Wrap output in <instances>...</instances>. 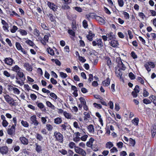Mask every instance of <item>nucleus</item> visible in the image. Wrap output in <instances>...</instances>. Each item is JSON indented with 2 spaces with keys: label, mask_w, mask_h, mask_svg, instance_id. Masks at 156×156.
<instances>
[{
  "label": "nucleus",
  "mask_w": 156,
  "mask_h": 156,
  "mask_svg": "<svg viewBox=\"0 0 156 156\" xmlns=\"http://www.w3.org/2000/svg\"><path fill=\"white\" fill-rule=\"evenodd\" d=\"M94 16L93 13H91L86 16V18L89 20L90 18H93V16Z\"/></svg>",
  "instance_id": "obj_33"
},
{
  "label": "nucleus",
  "mask_w": 156,
  "mask_h": 156,
  "mask_svg": "<svg viewBox=\"0 0 156 156\" xmlns=\"http://www.w3.org/2000/svg\"><path fill=\"white\" fill-rule=\"evenodd\" d=\"M69 147L71 149H73V148H74V150H75V147H77L76 146V144L74 143L73 142H70L69 144Z\"/></svg>",
  "instance_id": "obj_29"
},
{
  "label": "nucleus",
  "mask_w": 156,
  "mask_h": 156,
  "mask_svg": "<svg viewBox=\"0 0 156 156\" xmlns=\"http://www.w3.org/2000/svg\"><path fill=\"white\" fill-rule=\"evenodd\" d=\"M49 95L51 97L55 100H56L57 98V97L56 95L53 93H50Z\"/></svg>",
  "instance_id": "obj_50"
},
{
  "label": "nucleus",
  "mask_w": 156,
  "mask_h": 156,
  "mask_svg": "<svg viewBox=\"0 0 156 156\" xmlns=\"http://www.w3.org/2000/svg\"><path fill=\"white\" fill-rule=\"evenodd\" d=\"M114 34L112 32H110L109 34H108V38L109 40H111L113 38Z\"/></svg>",
  "instance_id": "obj_59"
},
{
  "label": "nucleus",
  "mask_w": 156,
  "mask_h": 156,
  "mask_svg": "<svg viewBox=\"0 0 156 156\" xmlns=\"http://www.w3.org/2000/svg\"><path fill=\"white\" fill-rule=\"evenodd\" d=\"M151 132L152 136L154 137L156 133V124H154L152 126Z\"/></svg>",
  "instance_id": "obj_18"
},
{
  "label": "nucleus",
  "mask_w": 156,
  "mask_h": 156,
  "mask_svg": "<svg viewBox=\"0 0 156 156\" xmlns=\"http://www.w3.org/2000/svg\"><path fill=\"white\" fill-rule=\"evenodd\" d=\"M16 75L18 77H19L20 79L21 80V81H24L25 80V76L22 71L20 70L17 73Z\"/></svg>",
  "instance_id": "obj_6"
},
{
  "label": "nucleus",
  "mask_w": 156,
  "mask_h": 156,
  "mask_svg": "<svg viewBox=\"0 0 156 156\" xmlns=\"http://www.w3.org/2000/svg\"><path fill=\"white\" fill-rule=\"evenodd\" d=\"M118 2L119 5L120 7H122L124 5L123 0H118Z\"/></svg>",
  "instance_id": "obj_54"
},
{
  "label": "nucleus",
  "mask_w": 156,
  "mask_h": 156,
  "mask_svg": "<svg viewBox=\"0 0 156 156\" xmlns=\"http://www.w3.org/2000/svg\"><path fill=\"white\" fill-rule=\"evenodd\" d=\"M35 150L38 153H41L42 151V148L41 146L39 145L37 143L35 144Z\"/></svg>",
  "instance_id": "obj_16"
},
{
  "label": "nucleus",
  "mask_w": 156,
  "mask_h": 156,
  "mask_svg": "<svg viewBox=\"0 0 156 156\" xmlns=\"http://www.w3.org/2000/svg\"><path fill=\"white\" fill-rule=\"evenodd\" d=\"M122 14L124 15V17L126 19H129V14L126 12L122 11Z\"/></svg>",
  "instance_id": "obj_37"
},
{
  "label": "nucleus",
  "mask_w": 156,
  "mask_h": 156,
  "mask_svg": "<svg viewBox=\"0 0 156 156\" xmlns=\"http://www.w3.org/2000/svg\"><path fill=\"white\" fill-rule=\"evenodd\" d=\"M87 129L90 133L93 134L94 132V128L93 125L92 124L89 125L87 126Z\"/></svg>",
  "instance_id": "obj_10"
},
{
  "label": "nucleus",
  "mask_w": 156,
  "mask_h": 156,
  "mask_svg": "<svg viewBox=\"0 0 156 156\" xmlns=\"http://www.w3.org/2000/svg\"><path fill=\"white\" fill-rule=\"evenodd\" d=\"M18 77H18L17 75H16V76H15V78L16 80V82L18 84H19L20 86H22L24 83V81H21V82L19 80Z\"/></svg>",
  "instance_id": "obj_30"
},
{
  "label": "nucleus",
  "mask_w": 156,
  "mask_h": 156,
  "mask_svg": "<svg viewBox=\"0 0 156 156\" xmlns=\"http://www.w3.org/2000/svg\"><path fill=\"white\" fill-rule=\"evenodd\" d=\"M23 66L27 70L29 71H31L32 70V66L28 63H24Z\"/></svg>",
  "instance_id": "obj_11"
},
{
  "label": "nucleus",
  "mask_w": 156,
  "mask_h": 156,
  "mask_svg": "<svg viewBox=\"0 0 156 156\" xmlns=\"http://www.w3.org/2000/svg\"><path fill=\"white\" fill-rule=\"evenodd\" d=\"M5 118H2V119L3 120L2 122L3 126L4 127H6L8 126V123L6 120H5Z\"/></svg>",
  "instance_id": "obj_36"
},
{
  "label": "nucleus",
  "mask_w": 156,
  "mask_h": 156,
  "mask_svg": "<svg viewBox=\"0 0 156 156\" xmlns=\"http://www.w3.org/2000/svg\"><path fill=\"white\" fill-rule=\"evenodd\" d=\"M62 121L61 118H56L54 119L55 123L56 124H60L62 122Z\"/></svg>",
  "instance_id": "obj_28"
},
{
  "label": "nucleus",
  "mask_w": 156,
  "mask_h": 156,
  "mask_svg": "<svg viewBox=\"0 0 156 156\" xmlns=\"http://www.w3.org/2000/svg\"><path fill=\"white\" fill-rule=\"evenodd\" d=\"M34 34L36 36L38 37L40 35V32L37 29H35L34 30Z\"/></svg>",
  "instance_id": "obj_41"
},
{
  "label": "nucleus",
  "mask_w": 156,
  "mask_h": 156,
  "mask_svg": "<svg viewBox=\"0 0 156 156\" xmlns=\"http://www.w3.org/2000/svg\"><path fill=\"white\" fill-rule=\"evenodd\" d=\"M132 122L135 125H137L139 122V119L138 118H135L132 120Z\"/></svg>",
  "instance_id": "obj_31"
},
{
  "label": "nucleus",
  "mask_w": 156,
  "mask_h": 156,
  "mask_svg": "<svg viewBox=\"0 0 156 156\" xmlns=\"http://www.w3.org/2000/svg\"><path fill=\"white\" fill-rule=\"evenodd\" d=\"M16 46L18 50H20L22 48L20 43L19 42H16Z\"/></svg>",
  "instance_id": "obj_47"
},
{
  "label": "nucleus",
  "mask_w": 156,
  "mask_h": 156,
  "mask_svg": "<svg viewBox=\"0 0 156 156\" xmlns=\"http://www.w3.org/2000/svg\"><path fill=\"white\" fill-rule=\"evenodd\" d=\"M30 96L31 99L33 101L35 100L37 98V96L34 94H31Z\"/></svg>",
  "instance_id": "obj_55"
},
{
  "label": "nucleus",
  "mask_w": 156,
  "mask_h": 156,
  "mask_svg": "<svg viewBox=\"0 0 156 156\" xmlns=\"http://www.w3.org/2000/svg\"><path fill=\"white\" fill-rule=\"evenodd\" d=\"M68 33L69 34L73 36H74L75 35L74 32L72 30H68Z\"/></svg>",
  "instance_id": "obj_61"
},
{
  "label": "nucleus",
  "mask_w": 156,
  "mask_h": 156,
  "mask_svg": "<svg viewBox=\"0 0 156 156\" xmlns=\"http://www.w3.org/2000/svg\"><path fill=\"white\" fill-rule=\"evenodd\" d=\"M113 146V144L110 141L107 142L106 143L105 145L106 147L109 149L111 148Z\"/></svg>",
  "instance_id": "obj_25"
},
{
  "label": "nucleus",
  "mask_w": 156,
  "mask_h": 156,
  "mask_svg": "<svg viewBox=\"0 0 156 156\" xmlns=\"http://www.w3.org/2000/svg\"><path fill=\"white\" fill-rule=\"evenodd\" d=\"M26 43L28 44L29 45L31 46H33L35 44L31 41L30 40H27L25 41Z\"/></svg>",
  "instance_id": "obj_32"
},
{
  "label": "nucleus",
  "mask_w": 156,
  "mask_h": 156,
  "mask_svg": "<svg viewBox=\"0 0 156 156\" xmlns=\"http://www.w3.org/2000/svg\"><path fill=\"white\" fill-rule=\"evenodd\" d=\"M46 127L48 131H51L53 127L52 126L49 124H47L46 125Z\"/></svg>",
  "instance_id": "obj_58"
},
{
  "label": "nucleus",
  "mask_w": 156,
  "mask_h": 156,
  "mask_svg": "<svg viewBox=\"0 0 156 156\" xmlns=\"http://www.w3.org/2000/svg\"><path fill=\"white\" fill-rule=\"evenodd\" d=\"M8 151V148L6 146L2 147L0 148V152L3 154H6Z\"/></svg>",
  "instance_id": "obj_13"
},
{
  "label": "nucleus",
  "mask_w": 156,
  "mask_h": 156,
  "mask_svg": "<svg viewBox=\"0 0 156 156\" xmlns=\"http://www.w3.org/2000/svg\"><path fill=\"white\" fill-rule=\"evenodd\" d=\"M47 50H48V51L49 54L51 55H53L54 54V50L51 49L50 48H48Z\"/></svg>",
  "instance_id": "obj_39"
},
{
  "label": "nucleus",
  "mask_w": 156,
  "mask_h": 156,
  "mask_svg": "<svg viewBox=\"0 0 156 156\" xmlns=\"http://www.w3.org/2000/svg\"><path fill=\"white\" fill-rule=\"evenodd\" d=\"M118 66L121 69L123 70H125L126 69V67L121 60L119 62Z\"/></svg>",
  "instance_id": "obj_20"
},
{
  "label": "nucleus",
  "mask_w": 156,
  "mask_h": 156,
  "mask_svg": "<svg viewBox=\"0 0 156 156\" xmlns=\"http://www.w3.org/2000/svg\"><path fill=\"white\" fill-rule=\"evenodd\" d=\"M88 137V136L87 135H84L80 137V140L83 141H85Z\"/></svg>",
  "instance_id": "obj_38"
},
{
  "label": "nucleus",
  "mask_w": 156,
  "mask_h": 156,
  "mask_svg": "<svg viewBox=\"0 0 156 156\" xmlns=\"http://www.w3.org/2000/svg\"><path fill=\"white\" fill-rule=\"evenodd\" d=\"M4 62L7 64L11 65L12 64L13 60L10 58H7L4 60Z\"/></svg>",
  "instance_id": "obj_14"
},
{
  "label": "nucleus",
  "mask_w": 156,
  "mask_h": 156,
  "mask_svg": "<svg viewBox=\"0 0 156 156\" xmlns=\"http://www.w3.org/2000/svg\"><path fill=\"white\" fill-rule=\"evenodd\" d=\"M60 75L61 77L63 78H65L67 76V75L66 73L62 72H60Z\"/></svg>",
  "instance_id": "obj_46"
},
{
  "label": "nucleus",
  "mask_w": 156,
  "mask_h": 156,
  "mask_svg": "<svg viewBox=\"0 0 156 156\" xmlns=\"http://www.w3.org/2000/svg\"><path fill=\"white\" fill-rule=\"evenodd\" d=\"M12 70L16 73L21 70V69L17 65H15L14 66L12 67Z\"/></svg>",
  "instance_id": "obj_22"
},
{
  "label": "nucleus",
  "mask_w": 156,
  "mask_h": 156,
  "mask_svg": "<svg viewBox=\"0 0 156 156\" xmlns=\"http://www.w3.org/2000/svg\"><path fill=\"white\" fill-rule=\"evenodd\" d=\"M94 140H95L92 137L90 138L89 141L87 142L86 146L88 147L93 149V143Z\"/></svg>",
  "instance_id": "obj_7"
},
{
  "label": "nucleus",
  "mask_w": 156,
  "mask_h": 156,
  "mask_svg": "<svg viewBox=\"0 0 156 156\" xmlns=\"http://www.w3.org/2000/svg\"><path fill=\"white\" fill-rule=\"evenodd\" d=\"M95 35L93 34L91 31H90L89 32L88 35H87V39L90 41H93V38L94 36Z\"/></svg>",
  "instance_id": "obj_15"
},
{
  "label": "nucleus",
  "mask_w": 156,
  "mask_h": 156,
  "mask_svg": "<svg viewBox=\"0 0 156 156\" xmlns=\"http://www.w3.org/2000/svg\"><path fill=\"white\" fill-rule=\"evenodd\" d=\"M80 140V137L78 136H74L73 138V140L75 142H77Z\"/></svg>",
  "instance_id": "obj_44"
},
{
  "label": "nucleus",
  "mask_w": 156,
  "mask_h": 156,
  "mask_svg": "<svg viewBox=\"0 0 156 156\" xmlns=\"http://www.w3.org/2000/svg\"><path fill=\"white\" fill-rule=\"evenodd\" d=\"M46 104L47 105L48 107L51 108L52 109H55V107L52 105L50 101H47L46 102Z\"/></svg>",
  "instance_id": "obj_27"
},
{
  "label": "nucleus",
  "mask_w": 156,
  "mask_h": 156,
  "mask_svg": "<svg viewBox=\"0 0 156 156\" xmlns=\"http://www.w3.org/2000/svg\"><path fill=\"white\" fill-rule=\"evenodd\" d=\"M19 31L20 34L22 35H25L27 34V31L25 30L20 29Z\"/></svg>",
  "instance_id": "obj_51"
},
{
  "label": "nucleus",
  "mask_w": 156,
  "mask_h": 156,
  "mask_svg": "<svg viewBox=\"0 0 156 156\" xmlns=\"http://www.w3.org/2000/svg\"><path fill=\"white\" fill-rule=\"evenodd\" d=\"M36 104L37 106L40 109H42L44 108V105L42 103L40 102L38 103L37 102Z\"/></svg>",
  "instance_id": "obj_40"
},
{
  "label": "nucleus",
  "mask_w": 156,
  "mask_h": 156,
  "mask_svg": "<svg viewBox=\"0 0 156 156\" xmlns=\"http://www.w3.org/2000/svg\"><path fill=\"white\" fill-rule=\"evenodd\" d=\"M131 54L132 57H133V58L135 59L137 58V55L134 51H132L131 52Z\"/></svg>",
  "instance_id": "obj_60"
},
{
  "label": "nucleus",
  "mask_w": 156,
  "mask_h": 156,
  "mask_svg": "<svg viewBox=\"0 0 156 156\" xmlns=\"http://www.w3.org/2000/svg\"><path fill=\"white\" fill-rule=\"evenodd\" d=\"M4 97L6 101L9 105H14L13 99L10 97L9 95L7 94L4 96Z\"/></svg>",
  "instance_id": "obj_3"
},
{
  "label": "nucleus",
  "mask_w": 156,
  "mask_h": 156,
  "mask_svg": "<svg viewBox=\"0 0 156 156\" xmlns=\"http://www.w3.org/2000/svg\"><path fill=\"white\" fill-rule=\"evenodd\" d=\"M129 76L131 80H134L135 78L134 75L132 72H130L129 73Z\"/></svg>",
  "instance_id": "obj_45"
},
{
  "label": "nucleus",
  "mask_w": 156,
  "mask_h": 156,
  "mask_svg": "<svg viewBox=\"0 0 156 156\" xmlns=\"http://www.w3.org/2000/svg\"><path fill=\"white\" fill-rule=\"evenodd\" d=\"M47 15L51 22H54L55 20V17L52 14L49 13L48 14H47Z\"/></svg>",
  "instance_id": "obj_26"
},
{
  "label": "nucleus",
  "mask_w": 156,
  "mask_h": 156,
  "mask_svg": "<svg viewBox=\"0 0 156 156\" xmlns=\"http://www.w3.org/2000/svg\"><path fill=\"white\" fill-rule=\"evenodd\" d=\"M8 89L10 91H13L15 94H18L20 93V91L17 88L14 87L11 85H8Z\"/></svg>",
  "instance_id": "obj_4"
},
{
  "label": "nucleus",
  "mask_w": 156,
  "mask_h": 156,
  "mask_svg": "<svg viewBox=\"0 0 156 156\" xmlns=\"http://www.w3.org/2000/svg\"><path fill=\"white\" fill-rule=\"evenodd\" d=\"M92 45L94 46L97 45L99 47H102L103 45L101 39H97L95 41H92Z\"/></svg>",
  "instance_id": "obj_5"
},
{
  "label": "nucleus",
  "mask_w": 156,
  "mask_h": 156,
  "mask_svg": "<svg viewBox=\"0 0 156 156\" xmlns=\"http://www.w3.org/2000/svg\"><path fill=\"white\" fill-rule=\"evenodd\" d=\"M18 29L17 27L15 26H13L12 27V28L11 30V32L12 33H15L16 30H17Z\"/></svg>",
  "instance_id": "obj_43"
},
{
  "label": "nucleus",
  "mask_w": 156,
  "mask_h": 156,
  "mask_svg": "<svg viewBox=\"0 0 156 156\" xmlns=\"http://www.w3.org/2000/svg\"><path fill=\"white\" fill-rule=\"evenodd\" d=\"M143 95L144 97H147L149 95L148 92L146 90V89L144 88L143 89Z\"/></svg>",
  "instance_id": "obj_56"
},
{
  "label": "nucleus",
  "mask_w": 156,
  "mask_h": 156,
  "mask_svg": "<svg viewBox=\"0 0 156 156\" xmlns=\"http://www.w3.org/2000/svg\"><path fill=\"white\" fill-rule=\"evenodd\" d=\"M3 74L7 77H9L10 76V73L6 70H5L4 71Z\"/></svg>",
  "instance_id": "obj_52"
},
{
  "label": "nucleus",
  "mask_w": 156,
  "mask_h": 156,
  "mask_svg": "<svg viewBox=\"0 0 156 156\" xmlns=\"http://www.w3.org/2000/svg\"><path fill=\"white\" fill-rule=\"evenodd\" d=\"M83 25L85 28H86L88 27L87 21L86 20H84L83 22Z\"/></svg>",
  "instance_id": "obj_53"
},
{
  "label": "nucleus",
  "mask_w": 156,
  "mask_h": 156,
  "mask_svg": "<svg viewBox=\"0 0 156 156\" xmlns=\"http://www.w3.org/2000/svg\"><path fill=\"white\" fill-rule=\"evenodd\" d=\"M95 18L99 22V23L101 25L104 24L105 23V20L99 16H95Z\"/></svg>",
  "instance_id": "obj_8"
},
{
  "label": "nucleus",
  "mask_w": 156,
  "mask_h": 156,
  "mask_svg": "<svg viewBox=\"0 0 156 156\" xmlns=\"http://www.w3.org/2000/svg\"><path fill=\"white\" fill-rule=\"evenodd\" d=\"M110 45L113 47H116L118 45V42L116 40H113L111 41Z\"/></svg>",
  "instance_id": "obj_19"
},
{
  "label": "nucleus",
  "mask_w": 156,
  "mask_h": 156,
  "mask_svg": "<svg viewBox=\"0 0 156 156\" xmlns=\"http://www.w3.org/2000/svg\"><path fill=\"white\" fill-rule=\"evenodd\" d=\"M36 137L37 140H38L40 141H41L43 140V137L42 136L38 133L36 134Z\"/></svg>",
  "instance_id": "obj_35"
},
{
  "label": "nucleus",
  "mask_w": 156,
  "mask_h": 156,
  "mask_svg": "<svg viewBox=\"0 0 156 156\" xmlns=\"http://www.w3.org/2000/svg\"><path fill=\"white\" fill-rule=\"evenodd\" d=\"M143 102L145 104H150L151 103V101L147 99H144L143 100Z\"/></svg>",
  "instance_id": "obj_48"
},
{
  "label": "nucleus",
  "mask_w": 156,
  "mask_h": 156,
  "mask_svg": "<svg viewBox=\"0 0 156 156\" xmlns=\"http://www.w3.org/2000/svg\"><path fill=\"white\" fill-rule=\"evenodd\" d=\"M139 87L138 85H136L134 88V91L136 92V93H139L140 91L139 90Z\"/></svg>",
  "instance_id": "obj_63"
},
{
  "label": "nucleus",
  "mask_w": 156,
  "mask_h": 156,
  "mask_svg": "<svg viewBox=\"0 0 156 156\" xmlns=\"http://www.w3.org/2000/svg\"><path fill=\"white\" fill-rule=\"evenodd\" d=\"M75 151L76 153L80 154L82 156H85L87 155L86 152L85 151L78 146L75 147Z\"/></svg>",
  "instance_id": "obj_2"
},
{
  "label": "nucleus",
  "mask_w": 156,
  "mask_h": 156,
  "mask_svg": "<svg viewBox=\"0 0 156 156\" xmlns=\"http://www.w3.org/2000/svg\"><path fill=\"white\" fill-rule=\"evenodd\" d=\"M123 143L122 142H119L117 144V146L119 148H121L123 147Z\"/></svg>",
  "instance_id": "obj_57"
},
{
  "label": "nucleus",
  "mask_w": 156,
  "mask_h": 156,
  "mask_svg": "<svg viewBox=\"0 0 156 156\" xmlns=\"http://www.w3.org/2000/svg\"><path fill=\"white\" fill-rule=\"evenodd\" d=\"M69 126V125H67L66 123H65L64 124L61 125L60 126L62 128L61 129L62 131H66V128L68 127Z\"/></svg>",
  "instance_id": "obj_23"
},
{
  "label": "nucleus",
  "mask_w": 156,
  "mask_h": 156,
  "mask_svg": "<svg viewBox=\"0 0 156 156\" xmlns=\"http://www.w3.org/2000/svg\"><path fill=\"white\" fill-rule=\"evenodd\" d=\"M129 142L131 146H134L136 143L135 140L130 138L129 140Z\"/></svg>",
  "instance_id": "obj_34"
},
{
  "label": "nucleus",
  "mask_w": 156,
  "mask_h": 156,
  "mask_svg": "<svg viewBox=\"0 0 156 156\" xmlns=\"http://www.w3.org/2000/svg\"><path fill=\"white\" fill-rule=\"evenodd\" d=\"M79 100H80L81 103L83 105H85L86 104V101L82 97H80L79 98Z\"/></svg>",
  "instance_id": "obj_42"
},
{
  "label": "nucleus",
  "mask_w": 156,
  "mask_h": 156,
  "mask_svg": "<svg viewBox=\"0 0 156 156\" xmlns=\"http://www.w3.org/2000/svg\"><path fill=\"white\" fill-rule=\"evenodd\" d=\"M15 126L14 125H12L10 128L8 129L7 131L8 134L10 135L14 134L15 132Z\"/></svg>",
  "instance_id": "obj_12"
},
{
  "label": "nucleus",
  "mask_w": 156,
  "mask_h": 156,
  "mask_svg": "<svg viewBox=\"0 0 156 156\" xmlns=\"http://www.w3.org/2000/svg\"><path fill=\"white\" fill-rule=\"evenodd\" d=\"M94 106L98 109H100L101 108V105L100 104H98L96 103H94L93 104Z\"/></svg>",
  "instance_id": "obj_62"
},
{
  "label": "nucleus",
  "mask_w": 156,
  "mask_h": 156,
  "mask_svg": "<svg viewBox=\"0 0 156 156\" xmlns=\"http://www.w3.org/2000/svg\"><path fill=\"white\" fill-rule=\"evenodd\" d=\"M115 73L117 77H120V79L121 78L122 73V72L120 71L119 69L118 70V72L117 71L115 72Z\"/></svg>",
  "instance_id": "obj_49"
},
{
  "label": "nucleus",
  "mask_w": 156,
  "mask_h": 156,
  "mask_svg": "<svg viewBox=\"0 0 156 156\" xmlns=\"http://www.w3.org/2000/svg\"><path fill=\"white\" fill-rule=\"evenodd\" d=\"M20 139L23 144H28V140L25 137H21L20 138Z\"/></svg>",
  "instance_id": "obj_21"
},
{
  "label": "nucleus",
  "mask_w": 156,
  "mask_h": 156,
  "mask_svg": "<svg viewBox=\"0 0 156 156\" xmlns=\"http://www.w3.org/2000/svg\"><path fill=\"white\" fill-rule=\"evenodd\" d=\"M48 5L49 7L52 9L53 11H55L57 9V6L53 3H51L50 2H48Z\"/></svg>",
  "instance_id": "obj_9"
},
{
  "label": "nucleus",
  "mask_w": 156,
  "mask_h": 156,
  "mask_svg": "<svg viewBox=\"0 0 156 156\" xmlns=\"http://www.w3.org/2000/svg\"><path fill=\"white\" fill-rule=\"evenodd\" d=\"M41 26L42 27V28L44 29V30H48V27L46 26V25L45 24H44V23H41Z\"/></svg>",
  "instance_id": "obj_64"
},
{
  "label": "nucleus",
  "mask_w": 156,
  "mask_h": 156,
  "mask_svg": "<svg viewBox=\"0 0 156 156\" xmlns=\"http://www.w3.org/2000/svg\"><path fill=\"white\" fill-rule=\"evenodd\" d=\"M110 83V79L109 78H108L106 80L103 81L102 82V85L104 86H108Z\"/></svg>",
  "instance_id": "obj_17"
},
{
  "label": "nucleus",
  "mask_w": 156,
  "mask_h": 156,
  "mask_svg": "<svg viewBox=\"0 0 156 156\" xmlns=\"http://www.w3.org/2000/svg\"><path fill=\"white\" fill-rule=\"evenodd\" d=\"M150 99L153 102L154 104L156 106V96L153 95H151L149 97Z\"/></svg>",
  "instance_id": "obj_24"
},
{
  "label": "nucleus",
  "mask_w": 156,
  "mask_h": 156,
  "mask_svg": "<svg viewBox=\"0 0 156 156\" xmlns=\"http://www.w3.org/2000/svg\"><path fill=\"white\" fill-rule=\"evenodd\" d=\"M54 137L55 140L60 143H62L63 141V136L59 132L55 131L54 133Z\"/></svg>",
  "instance_id": "obj_1"
}]
</instances>
